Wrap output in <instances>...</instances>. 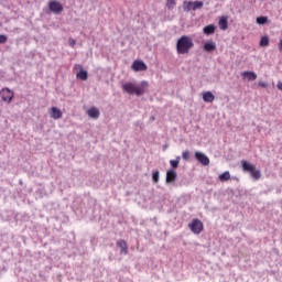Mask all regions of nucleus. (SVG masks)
<instances>
[{
	"label": "nucleus",
	"mask_w": 282,
	"mask_h": 282,
	"mask_svg": "<svg viewBox=\"0 0 282 282\" xmlns=\"http://www.w3.org/2000/svg\"><path fill=\"white\" fill-rule=\"evenodd\" d=\"M194 46L195 43H193V39L188 35H183L177 40L176 52L177 54H188Z\"/></svg>",
	"instance_id": "obj_1"
},
{
	"label": "nucleus",
	"mask_w": 282,
	"mask_h": 282,
	"mask_svg": "<svg viewBox=\"0 0 282 282\" xmlns=\"http://www.w3.org/2000/svg\"><path fill=\"white\" fill-rule=\"evenodd\" d=\"M121 87L130 96H142L144 94V86H138L131 82L122 84Z\"/></svg>",
	"instance_id": "obj_2"
},
{
	"label": "nucleus",
	"mask_w": 282,
	"mask_h": 282,
	"mask_svg": "<svg viewBox=\"0 0 282 282\" xmlns=\"http://www.w3.org/2000/svg\"><path fill=\"white\" fill-rule=\"evenodd\" d=\"M200 8H204V2L202 1H184L183 2V10L185 12H191V10H199Z\"/></svg>",
	"instance_id": "obj_3"
},
{
	"label": "nucleus",
	"mask_w": 282,
	"mask_h": 282,
	"mask_svg": "<svg viewBox=\"0 0 282 282\" xmlns=\"http://www.w3.org/2000/svg\"><path fill=\"white\" fill-rule=\"evenodd\" d=\"M188 226H189V230H192L194 235H199V232L204 230V224H202V220L199 219L192 220V223Z\"/></svg>",
	"instance_id": "obj_4"
},
{
	"label": "nucleus",
	"mask_w": 282,
	"mask_h": 282,
	"mask_svg": "<svg viewBox=\"0 0 282 282\" xmlns=\"http://www.w3.org/2000/svg\"><path fill=\"white\" fill-rule=\"evenodd\" d=\"M0 98L3 100V102H12V98H14V93H12V90H10L9 88H3L0 91Z\"/></svg>",
	"instance_id": "obj_5"
},
{
	"label": "nucleus",
	"mask_w": 282,
	"mask_h": 282,
	"mask_svg": "<svg viewBox=\"0 0 282 282\" xmlns=\"http://www.w3.org/2000/svg\"><path fill=\"white\" fill-rule=\"evenodd\" d=\"M48 9L51 10V12H53L54 14H61V12H63V4H61V2L53 0L48 3Z\"/></svg>",
	"instance_id": "obj_6"
},
{
	"label": "nucleus",
	"mask_w": 282,
	"mask_h": 282,
	"mask_svg": "<svg viewBox=\"0 0 282 282\" xmlns=\"http://www.w3.org/2000/svg\"><path fill=\"white\" fill-rule=\"evenodd\" d=\"M195 158L203 164V166H208L210 164V159L203 152H195Z\"/></svg>",
	"instance_id": "obj_7"
},
{
	"label": "nucleus",
	"mask_w": 282,
	"mask_h": 282,
	"mask_svg": "<svg viewBox=\"0 0 282 282\" xmlns=\"http://www.w3.org/2000/svg\"><path fill=\"white\" fill-rule=\"evenodd\" d=\"M177 180V172L175 170H169L166 172V184H175V181Z\"/></svg>",
	"instance_id": "obj_8"
},
{
	"label": "nucleus",
	"mask_w": 282,
	"mask_h": 282,
	"mask_svg": "<svg viewBox=\"0 0 282 282\" xmlns=\"http://www.w3.org/2000/svg\"><path fill=\"white\" fill-rule=\"evenodd\" d=\"M132 69L134 72H147V64L142 61H134L132 64Z\"/></svg>",
	"instance_id": "obj_9"
},
{
	"label": "nucleus",
	"mask_w": 282,
	"mask_h": 282,
	"mask_svg": "<svg viewBox=\"0 0 282 282\" xmlns=\"http://www.w3.org/2000/svg\"><path fill=\"white\" fill-rule=\"evenodd\" d=\"M50 116L53 120H61L63 118V111L56 107H52L50 110Z\"/></svg>",
	"instance_id": "obj_10"
},
{
	"label": "nucleus",
	"mask_w": 282,
	"mask_h": 282,
	"mask_svg": "<svg viewBox=\"0 0 282 282\" xmlns=\"http://www.w3.org/2000/svg\"><path fill=\"white\" fill-rule=\"evenodd\" d=\"M243 80H257V73L252 70H246L241 73Z\"/></svg>",
	"instance_id": "obj_11"
},
{
	"label": "nucleus",
	"mask_w": 282,
	"mask_h": 282,
	"mask_svg": "<svg viewBox=\"0 0 282 282\" xmlns=\"http://www.w3.org/2000/svg\"><path fill=\"white\" fill-rule=\"evenodd\" d=\"M87 113L89 118H93L94 120H98L100 118V109L96 107H91L90 109H88Z\"/></svg>",
	"instance_id": "obj_12"
},
{
	"label": "nucleus",
	"mask_w": 282,
	"mask_h": 282,
	"mask_svg": "<svg viewBox=\"0 0 282 282\" xmlns=\"http://www.w3.org/2000/svg\"><path fill=\"white\" fill-rule=\"evenodd\" d=\"M241 165H242V171H245L246 173H252L257 169L254 164L249 163L248 161H241Z\"/></svg>",
	"instance_id": "obj_13"
},
{
	"label": "nucleus",
	"mask_w": 282,
	"mask_h": 282,
	"mask_svg": "<svg viewBox=\"0 0 282 282\" xmlns=\"http://www.w3.org/2000/svg\"><path fill=\"white\" fill-rule=\"evenodd\" d=\"M205 52H215L217 50V44L213 41H207L204 44Z\"/></svg>",
	"instance_id": "obj_14"
},
{
	"label": "nucleus",
	"mask_w": 282,
	"mask_h": 282,
	"mask_svg": "<svg viewBox=\"0 0 282 282\" xmlns=\"http://www.w3.org/2000/svg\"><path fill=\"white\" fill-rule=\"evenodd\" d=\"M203 100L204 102H213L215 100V95L210 91H206L203 94Z\"/></svg>",
	"instance_id": "obj_15"
},
{
	"label": "nucleus",
	"mask_w": 282,
	"mask_h": 282,
	"mask_svg": "<svg viewBox=\"0 0 282 282\" xmlns=\"http://www.w3.org/2000/svg\"><path fill=\"white\" fill-rule=\"evenodd\" d=\"M117 246L120 248L121 254H127V242L124 240H118Z\"/></svg>",
	"instance_id": "obj_16"
},
{
	"label": "nucleus",
	"mask_w": 282,
	"mask_h": 282,
	"mask_svg": "<svg viewBox=\"0 0 282 282\" xmlns=\"http://www.w3.org/2000/svg\"><path fill=\"white\" fill-rule=\"evenodd\" d=\"M218 25L221 30H228V19L221 18L218 22Z\"/></svg>",
	"instance_id": "obj_17"
},
{
	"label": "nucleus",
	"mask_w": 282,
	"mask_h": 282,
	"mask_svg": "<svg viewBox=\"0 0 282 282\" xmlns=\"http://www.w3.org/2000/svg\"><path fill=\"white\" fill-rule=\"evenodd\" d=\"M77 78L79 79V80H87V78H88V74H87V70H85V69H80L78 73H77Z\"/></svg>",
	"instance_id": "obj_18"
},
{
	"label": "nucleus",
	"mask_w": 282,
	"mask_h": 282,
	"mask_svg": "<svg viewBox=\"0 0 282 282\" xmlns=\"http://www.w3.org/2000/svg\"><path fill=\"white\" fill-rule=\"evenodd\" d=\"M204 34H215V25L209 24L203 29Z\"/></svg>",
	"instance_id": "obj_19"
},
{
	"label": "nucleus",
	"mask_w": 282,
	"mask_h": 282,
	"mask_svg": "<svg viewBox=\"0 0 282 282\" xmlns=\"http://www.w3.org/2000/svg\"><path fill=\"white\" fill-rule=\"evenodd\" d=\"M218 180L220 182H228V180H230V172H228V171L224 172L223 174H220L218 176Z\"/></svg>",
	"instance_id": "obj_20"
},
{
	"label": "nucleus",
	"mask_w": 282,
	"mask_h": 282,
	"mask_svg": "<svg viewBox=\"0 0 282 282\" xmlns=\"http://www.w3.org/2000/svg\"><path fill=\"white\" fill-rule=\"evenodd\" d=\"M270 45V39L268 36H262L260 40V47H268Z\"/></svg>",
	"instance_id": "obj_21"
},
{
	"label": "nucleus",
	"mask_w": 282,
	"mask_h": 282,
	"mask_svg": "<svg viewBox=\"0 0 282 282\" xmlns=\"http://www.w3.org/2000/svg\"><path fill=\"white\" fill-rule=\"evenodd\" d=\"M152 181L154 182V184H158V182H160V171L153 170V172H152Z\"/></svg>",
	"instance_id": "obj_22"
},
{
	"label": "nucleus",
	"mask_w": 282,
	"mask_h": 282,
	"mask_svg": "<svg viewBox=\"0 0 282 282\" xmlns=\"http://www.w3.org/2000/svg\"><path fill=\"white\" fill-rule=\"evenodd\" d=\"M181 160H182V158H180V156H176L175 160H171L170 164H171L172 169H177V166H180V161Z\"/></svg>",
	"instance_id": "obj_23"
},
{
	"label": "nucleus",
	"mask_w": 282,
	"mask_h": 282,
	"mask_svg": "<svg viewBox=\"0 0 282 282\" xmlns=\"http://www.w3.org/2000/svg\"><path fill=\"white\" fill-rule=\"evenodd\" d=\"M256 21L258 25H265L268 23V17H258Z\"/></svg>",
	"instance_id": "obj_24"
},
{
	"label": "nucleus",
	"mask_w": 282,
	"mask_h": 282,
	"mask_svg": "<svg viewBox=\"0 0 282 282\" xmlns=\"http://www.w3.org/2000/svg\"><path fill=\"white\" fill-rule=\"evenodd\" d=\"M251 177H253V180H259L261 177V171L257 170V167L250 172Z\"/></svg>",
	"instance_id": "obj_25"
},
{
	"label": "nucleus",
	"mask_w": 282,
	"mask_h": 282,
	"mask_svg": "<svg viewBox=\"0 0 282 282\" xmlns=\"http://www.w3.org/2000/svg\"><path fill=\"white\" fill-rule=\"evenodd\" d=\"M176 3H175V0H167L166 1V8L169 10H173V8H175Z\"/></svg>",
	"instance_id": "obj_26"
},
{
	"label": "nucleus",
	"mask_w": 282,
	"mask_h": 282,
	"mask_svg": "<svg viewBox=\"0 0 282 282\" xmlns=\"http://www.w3.org/2000/svg\"><path fill=\"white\" fill-rule=\"evenodd\" d=\"M182 158H183V160H191V152H188V151L183 152Z\"/></svg>",
	"instance_id": "obj_27"
},
{
	"label": "nucleus",
	"mask_w": 282,
	"mask_h": 282,
	"mask_svg": "<svg viewBox=\"0 0 282 282\" xmlns=\"http://www.w3.org/2000/svg\"><path fill=\"white\" fill-rule=\"evenodd\" d=\"M258 86H259V87H262L263 89H265V87H268V83H265V82H259V83H258Z\"/></svg>",
	"instance_id": "obj_28"
},
{
	"label": "nucleus",
	"mask_w": 282,
	"mask_h": 282,
	"mask_svg": "<svg viewBox=\"0 0 282 282\" xmlns=\"http://www.w3.org/2000/svg\"><path fill=\"white\" fill-rule=\"evenodd\" d=\"M8 41V36L6 35H0V44L6 43Z\"/></svg>",
	"instance_id": "obj_29"
},
{
	"label": "nucleus",
	"mask_w": 282,
	"mask_h": 282,
	"mask_svg": "<svg viewBox=\"0 0 282 282\" xmlns=\"http://www.w3.org/2000/svg\"><path fill=\"white\" fill-rule=\"evenodd\" d=\"M68 43H69L70 47H74V45H76V40L70 39V40L68 41Z\"/></svg>",
	"instance_id": "obj_30"
},
{
	"label": "nucleus",
	"mask_w": 282,
	"mask_h": 282,
	"mask_svg": "<svg viewBox=\"0 0 282 282\" xmlns=\"http://www.w3.org/2000/svg\"><path fill=\"white\" fill-rule=\"evenodd\" d=\"M278 89H280V91H282V82L278 83Z\"/></svg>",
	"instance_id": "obj_31"
},
{
	"label": "nucleus",
	"mask_w": 282,
	"mask_h": 282,
	"mask_svg": "<svg viewBox=\"0 0 282 282\" xmlns=\"http://www.w3.org/2000/svg\"><path fill=\"white\" fill-rule=\"evenodd\" d=\"M279 50H280V52H282V40H280Z\"/></svg>",
	"instance_id": "obj_32"
},
{
	"label": "nucleus",
	"mask_w": 282,
	"mask_h": 282,
	"mask_svg": "<svg viewBox=\"0 0 282 282\" xmlns=\"http://www.w3.org/2000/svg\"><path fill=\"white\" fill-rule=\"evenodd\" d=\"M75 67L82 68L83 66H80V65H76Z\"/></svg>",
	"instance_id": "obj_33"
},
{
	"label": "nucleus",
	"mask_w": 282,
	"mask_h": 282,
	"mask_svg": "<svg viewBox=\"0 0 282 282\" xmlns=\"http://www.w3.org/2000/svg\"><path fill=\"white\" fill-rule=\"evenodd\" d=\"M142 85H147V82H142Z\"/></svg>",
	"instance_id": "obj_34"
}]
</instances>
